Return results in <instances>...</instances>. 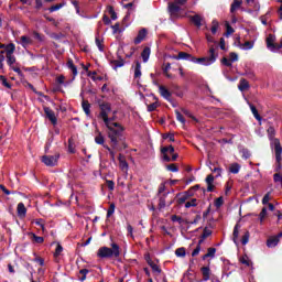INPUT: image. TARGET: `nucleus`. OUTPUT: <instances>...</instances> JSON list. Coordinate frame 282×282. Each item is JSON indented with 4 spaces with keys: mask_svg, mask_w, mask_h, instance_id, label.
<instances>
[{
    "mask_svg": "<svg viewBox=\"0 0 282 282\" xmlns=\"http://www.w3.org/2000/svg\"><path fill=\"white\" fill-rule=\"evenodd\" d=\"M109 113H111V106L109 104L100 105V118L104 120L108 131V138L111 141L112 149H118V140L122 138V126L117 122H112L109 119Z\"/></svg>",
    "mask_w": 282,
    "mask_h": 282,
    "instance_id": "f257e3e1",
    "label": "nucleus"
},
{
    "mask_svg": "<svg viewBox=\"0 0 282 282\" xmlns=\"http://www.w3.org/2000/svg\"><path fill=\"white\" fill-rule=\"evenodd\" d=\"M207 54L208 55L205 57H197V59H194V63L196 65H204V67H209V65H214V63L217 62V58H219V53L215 46H210Z\"/></svg>",
    "mask_w": 282,
    "mask_h": 282,
    "instance_id": "f03ea898",
    "label": "nucleus"
},
{
    "mask_svg": "<svg viewBox=\"0 0 282 282\" xmlns=\"http://www.w3.org/2000/svg\"><path fill=\"white\" fill-rule=\"evenodd\" d=\"M97 257L99 259H111L112 257L118 259V257H120V246H118V243L113 242V243H111V248L101 247L97 251Z\"/></svg>",
    "mask_w": 282,
    "mask_h": 282,
    "instance_id": "7ed1b4c3",
    "label": "nucleus"
},
{
    "mask_svg": "<svg viewBox=\"0 0 282 282\" xmlns=\"http://www.w3.org/2000/svg\"><path fill=\"white\" fill-rule=\"evenodd\" d=\"M276 43V35L274 34H269L267 37V47L270 52L276 53L281 50V47H279V44Z\"/></svg>",
    "mask_w": 282,
    "mask_h": 282,
    "instance_id": "20e7f679",
    "label": "nucleus"
},
{
    "mask_svg": "<svg viewBox=\"0 0 282 282\" xmlns=\"http://www.w3.org/2000/svg\"><path fill=\"white\" fill-rule=\"evenodd\" d=\"M59 158H61V154L44 155L42 156V162L43 164H45V166H56V164H58Z\"/></svg>",
    "mask_w": 282,
    "mask_h": 282,
    "instance_id": "39448f33",
    "label": "nucleus"
},
{
    "mask_svg": "<svg viewBox=\"0 0 282 282\" xmlns=\"http://www.w3.org/2000/svg\"><path fill=\"white\" fill-rule=\"evenodd\" d=\"M272 147H274V151H275V161L278 162V164H281V160H282L281 141L279 139H273Z\"/></svg>",
    "mask_w": 282,
    "mask_h": 282,
    "instance_id": "423d86ee",
    "label": "nucleus"
},
{
    "mask_svg": "<svg viewBox=\"0 0 282 282\" xmlns=\"http://www.w3.org/2000/svg\"><path fill=\"white\" fill-rule=\"evenodd\" d=\"M172 58L174 61H189L191 63H195V61H197V57L186 52H180L177 55H173Z\"/></svg>",
    "mask_w": 282,
    "mask_h": 282,
    "instance_id": "0eeeda50",
    "label": "nucleus"
},
{
    "mask_svg": "<svg viewBox=\"0 0 282 282\" xmlns=\"http://www.w3.org/2000/svg\"><path fill=\"white\" fill-rule=\"evenodd\" d=\"M24 50H28L30 45H34V40L28 35H22L18 42Z\"/></svg>",
    "mask_w": 282,
    "mask_h": 282,
    "instance_id": "6e6552de",
    "label": "nucleus"
},
{
    "mask_svg": "<svg viewBox=\"0 0 282 282\" xmlns=\"http://www.w3.org/2000/svg\"><path fill=\"white\" fill-rule=\"evenodd\" d=\"M161 153L163 155V162H171V156H169L167 153H175V148H173V145L163 147Z\"/></svg>",
    "mask_w": 282,
    "mask_h": 282,
    "instance_id": "1a4fd4ad",
    "label": "nucleus"
},
{
    "mask_svg": "<svg viewBox=\"0 0 282 282\" xmlns=\"http://www.w3.org/2000/svg\"><path fill=\"white\" fill-rule=\"evenodd\" d=\"M147 34H149V31L144 28L141 29L138 32V35L133 40L134 45H140V43H142V41H144L147 39Z\"/></svg>",
    "mask_w": 282,
    "mask_h": 282,
    "instance_id": "9d476101",
    "label": "nucleus"
},
{
    "mask_svg": "<svg viewBox=\"0 0 282 282\" xmlns=\"http://www.w3.org/2000/svg\"><path fill=\"white\" fill-rule=\"evenodd\" d=\"M44 113L52 124H56L58 122V119H56V113L50 107L44 108Z\"/></svg>",
    "mask_w": 282,
    "mask_h": 282,
    "instance_id": "9b49d317",
    "label": "nucleus"
},
{
    "mask_svg": "<svg viewBox=\"0 0 282 282\" xmlns=\"http://www.w3.org/2000/svg\"><path fill=\"white\" fill-rule=\"evenodd\" d=\"M188 19L196 25V28H202V25H204V17L199 14L189 15Z\"/></svg>",
    "mask_w": 282,
    "mask_h": 282,
    "instance_id": "f8f14e48",
    "label": "nucleus"
},
{
    "mask_svg": "<svg viewBox=\"0 0 282 282\" xmlns=\"http://www.w3.org/2000/svg\"><path fill=\"white\" fill-rule=\"evenodd\" d=\"M205 182L207 184V193H213V191H215V176H213V174L207 175Z\"/></svg>",
    "mask_w": 282,
    "mask_h": 282,
    "instance_id": "ddd939ff",
    "label": "nucleus"
},
{
    "mask_svg": "<svg viewBox=\"0 0 282 282\" xmlns=\"http://www.w3.org/2000/svg\"><path fill=\"white\" fill-rule=\"evenodd\" d=\"M56 83L57 85H63L64 87H69L74 83V79L72 78L70 80L65 82L64 75H59L56 77Z\"/></svg>",
    "mask_w": 282,
    "mask_h": 282,
    "instance_id": "4468645a",
    "label": "nucleus"
},
{
    "mask_svg": "<svg viewBox=\"0 0 282 282\" xmlns=\"http://www.w3.org/2000/svg\"><path fill=\"white\" fill-rule=\"evenodd\" d=\"M3 52L4 54H7V56H12L14 55V51L17 50V46L14 45V43H10V44H4V47H3Z\"/></svg>",
    "mask_w": 282,
    "mask_h": 282,
    "instance_id": "2eb2a0df",
    "label": "nucleus"
},
{
    "mask_svg": "<svg viewBox=\"0 0 282 282\" xmlns=\"http://www.w3.org/2000/svg\"><path fill=\"white\" fill-rule=\"evenodd\" d=\"M66 65L73 74V80H75L76 76H78V68L76 67V65H74V61H72V59H69Z\"/></svg>",
    "mask_w": 282,
    "mask_h": 282,
    "instance_id": "dca6fc26",
    "label": "nucleus"
},
{
    "mask_svg": "<svg viewBox=\"0 0 282 282\" xmlns=\"http://www.w3.org/2000/svg\"><path fill=\"white\" fill-rule=\"evenodd\" d=\"M151 56V47L145 46L143 51L141 52V57L143 63H149V58Z\"/></svg>",
    "mask_w": 282,
    "mask_h": 282,
    "instance_id": "f3484780",
    "label": "nucleus"
},
{
    "mask_svg": "<svg viewBox=\"0 0 282 282\" xmlns=\"http://www.w3.org/2000/svg\"><path fill=\"white\" fill-rule=\"evenodd\" d=\"M169 11L171 17H177V12H180V6H177V3H170Z\"/></svg>",
    "mask_w": 282,
    "mask_h": 282,
    "instance_id": "a211bd4d",
    "label": "nucleus"
},
{
    "mask_svg": "<svg viewBox=\"0 0 282 282\" xmlns=\"http://www.w3.org/2000/svg\"><path fill=\"white\" fill-rule=\"evenodd\" d=\"M159 91H160L161 96L163 98H165V100H171V91H169V89H166V87L159 86Z\"/></svg>",
    "mask_w": 282,
    "mask_h": 282,
    "instance_id": "6ab92c4d",
    "label": "nucleus"
},
{
    "mask_svg": "<svg viewBox=\"0 0 282 282\" xmlns=\"http://www.w3.org/2000/svg\"><path fill=\"white\" fill-rule=\"evenodd\" d=\"M238 89L240 91H246V90L250 89V83H248V79H243V78L240 79Z\"/></svg>",
    "mask_w": 282,
    "mask_h": 282,
    "instance_id": "aec40b11",
    "label": "nucleus"
},
{
    "mask_svg": "<svg viewBox=\"0 0 282 282\" xmlns=\"http://www.w3.org/2000/svg\"><path fill=\"white\" fill-rule=\"evenodd\" d=\"M145 259L150 268L153 270V272H158V274L162 272V270L160 269V265L155 264V262H153L149 256Z\"/></svg>",
    "mask_w": 282,
    "mask_h": 282,
    "instance_id": "412c9836",
    "label": "nucleus"
},
{
    "mask_svg": "<svg viewBox=\"0 0 282 282\" xmlns=\"http://www.w3.org/2000/svg\"><path fill=\"white\" fill-rule=\"evenodd\" d=\"M119 169H121V171L123 173H127L129 171V163H127V161L122 160V155H119Z\"/></svg>",
    "mask_w": 282,
    "mask_h": 282,
    "instance_id": "4be33fe9",
    "label": "nucleus"
},
{
    "mask_svg": "<svg viewBox=\"0 0 282 282\" xmlns=\"http://www.w3.org/2000/svg\"><path fill=\"white\" fill-rule=\"evenodd\" d=\"M200 272L203 274V280L204 281H209L210 280V267H203L200 269Z\"/></svg>",
    "mask_w": 282,
    "mask_h": 282,
    "instance_id": "5701e85b",
    "label": "nucleus"
},
{
    "mask_svg": "<svg viewBox=\"0 0 282 282\" xmlns=\"http://www.w3.org/2000/svg\"><path fill=\"white\" fill-rule=\"evenodd\" d=\"M141 77H142V64H140V62L137 61L134 66V78H141Z\"/></svg>",
    "mask_w": 282,
    "mask_h": 282,
    "instance_id": "b1692460",
    "label": "nucleus"
},
{
    "mask_svg": "<svg viewBox=\"0 0 282 282\" xmlns=\"http://www.w3.org/2000/svg\"><path fill=\"white\" fill-rule=\"evenodd\" d=\"M28 215V208H25V205L23 203L18 204V216L25 217Z\"/></svg>",
    "mask_w": 282,
    "mask_h": 282,
    "instance_id": "393cba45",
    "label": "nucleus"
},
{
    "mask_svg": "<svg viewBox=\"0 0 282 282\" xmlns=\"http://www.w3.org/2000/svg\"><path fill=\"white\" fill-rule=\"evenodd\" d=\"M241 171V165L239 163H231L229 165V173L237 175Z\"/></svg>",
    "mask_w": 282,
    "mask_h": 282,
    "instance_id": "a878e982",
    "label": "nucleus"
},
{
    "mask_svg": "<svg viewBox=\"0 0 282 282\" xmlns=\"http://www.w3.org/2000/svg\"><path fill=\"white\" fill-rule=\"evenodd\" d=\"M241 3H243V1L234 0V2L231 3V7H230L231 14H235V12H237V10H239V8H241Z\"/></svg>",
    "mask_w": 282,
    "mask_h": 282,
    "instance_id": "bb28decb",
    "label": "nucleus"
},
{
    "mask_svg": "<svg viewBox=\"0 0 282 282\" xmlns=\"http://www.w3.org/2000/svg\"><path fill=\"white\" fill-rule=\"evenodd\" d=\"M82 107L84 109V112L86 113V116H91V105L89 104V101L87 100H83L82 102Z\"/></svg>",
    "mask_w": 282,
    "mask_h": 282,
    "instance_id": "cd10ccee",
    "label": "nucleus"
},
{
    "mask_svg": "<svg viewBox=\"0 0 282 282\" xmlns=\"http://www.w3.org/2000/svg\"><path fill=\"white\" fill-rule=\"evenodd\" d=\"M268 248H275V246H279V237H272L267 240Z\"/></svg>",
    "mask_w": 282,
    "mask_h": 282,
    "instance_id": "c85d7f7f",
    "label": "nucleus"
},
{
    "mask_svg": "<svg viewBox=\"0 0 282 282\" xmlns=\"http://www.w3.org/2000/svg\"><path fill=\"white\" fill-rule=\"evenodd\" d=\"M238 47L245 51L252 50V47H254V42L247 41L242 44H239Z\"/></svg>",
    "mask_w": 282,
    "mask_h": 282,
    "instance_id": "c756f323",
    "label": "nucleus"
},
{
    "mask_svg": "<svg viewBox=\"0 0 282 282\" xmlns=\"http://www.w3.org/2000/svg\"><path fill=\"white\" fill-rule=\"evenodd\" d=\"M249 107L256 120L261 121V115H259V110H257V107H254V105L252 104H249Z\"/></svg>",
    "mask_w": 282,
    "mask_h": 282,
    "instance_id": "7c9ffc66",
    "label": "nucleus"
},
{
    "mask_svg": "<svg viewBox=\"0 0 282 282\" xmlns=\"http://www.w3.org/2000/svg\"><path fill=\"white\" fill-rule=\"evenodd\" d=\"M107 12H108V14H110V18L112 21H116L118 19V13H116V10H113V7L108 6Z\"/></svg>",
    "mask_w": 282,
    "mask_h": 282,
    "instance_id": "2f4dec72",
    "label": "nucleus"
},
{
    "mask_svg": "<svg viewBox=\"0 0 282 282\" xmlns=\"http://www.w3.org/2000/svg\"><path fill=\"white\" fill-rule=\"evenodd\" d=\"M95 43H96L99 52H105V46L102 45V39H100V35L96 36Z\"/></svg>",
    "mask_w": 282,
    "mask_h": 282,
    "instance_id": "473e14b6",
    "label": "nucleus"
},
{
    "mask_svg": "<svg viewBox=\"0 0 282 282\" xmlns=\"http://www.w3.org/2000/svg\"><path fill=\"white\" fill-rule=\"evenodd\" d=\"M113 34H122L124 32L126 28L120 29V23H116L112 26Z\"/></svg>",
    "mask_w": 282,
    "mask_h": 282,
    "instance_id": "72a5a7b5",
    "label": "nucleus"
},
{
    "mask_svg": "<svg viewBox=\"0 0 282 282\" xmlns=\"http://www.w3.org/2000/svg\"><path fill=\"white\" fill-rule=\"evenodd\" d=\"M202 243H204V239H200L198 241L197 247L192 252V257H197V254H199V252L202 251Z\"/></svg>",
    "mask_w": 282,
    "mask_h": 282,
    "instance_id": "f704fd0d",
    "label": "nucleus"
},
{
    "mask_svg": "<svg viewBox=\"0 0 282 282\" xmlns=\"http://www.w3.org/2000/svg\"><path fill=\"white\" fill-rule=\"evenodd\" d=\"M95 142H96V144H101L104 147H107L105 144V137H102V133H100V132L98 133L97 137H95Z\"/></svg>",
    "mask_w": 282,
    "mask_h": 282,
    "instance_id": "c9c22d12",
    "label": "nucleus"
},
{
    "mask_svg": "<svg viewBox=\"0 0 282 282\" xmlns=\"http://www.w3.org/2000/svg\"><path fill=\"white\" fill-rule=\"evenodd\" d=\"M166 195H169V193H166V194H164L163 196L160 197L159 208H166Z\"/></svg>",
    "mask_w": 282,
    "mask_h": 282,
    "instance_id": "e433bc0d",
    "label": "nucleus"
},
{
    "mask_svg": "<svg viewBox=\"0 0 282 282\" xmlns=\"http://www.w3.org/2000/svg\"><path fill=\"white\" fill-rule=\"evenodd\" d=\"M7 63L9 67H13L17 63V57H14V55H7Z\"/></svg>",
    "mask_w": 282,
    "mask_h": 282,
    "instance_id": "4c0bfd02",
    "label": "nucleus"
},
{
    "mask_svg": "<svg viewBox=\"0 0 282 282\" xmlns=\"http://www.w3.org/2000/svg\"><path fill=\"white\" fill-rule=\"evenodd\" d=\"M197 206V198H192L185 203V208H195Z\"/></svg>",
    "mask_w": 282,
    "mask_h": 282,
    "instance_id": "58836bf2",
    "label": "nucleus"
},
{
    "mask_svg": "<svg viewBox=\"0 0 282 282\" xmlns=\"http://www.w3.org/2000/svg\"><path fill=\"white\" fill-rule=\"evenodd\" d=\"M61 8H65V3H58V4H55V6H52L48 9V12H58V10H61Z\"/></svg>",
    "mask_w": 282,
    "mask_h": 282,
    "instance_id": "ea45409f",
    "label": "nucleus"
},
{
    "mask_svg": "<svg viewBox=\"0 0 282 282\" xmlns=\"http://www.w3.org/2000/svg\"><path fill=\"white\" fill-rule=\"evenodd\" d=\"M240 262L243 265H247L248 268H250V265H252V261H250V258H248V256H243L242 258H240Z\"/></svg>",
    "mask_w": 282,
    "mask_h": 282,
    "instance_id": "a19ab883",
    "label": "nucleus"
},
{
    "mask_svg": "<svg viewBox=\"0 0 282 282\" xmlns=\"http://www.w3.org/2000/svg\"><path fill=\"white\" fill-rule=\"evenodd\" d=\"M104 149H107L112 162H116V152L109 145H104Z\"/></svg>",
    "mask_w": 282,
    "mask_h": 282,
    "instance_id": "79ce46f5",
    "label": "nucleus"
},
{
    "mask_svg": "<svg viewBox=\"0 0 282 282\" xmlns=\"http://www.w3.org/2000/svg\"><path fill=\"white\" fill-rule=\"evenodd\" d=\"M32 235V240L35 243H43V241H45V238L41 237V236H36L35 234H31Z\"/></svg>",
    "mask_w": 282,
    "mask_h": 282,
    "instance_id": "37998d69",
    "label": "nucleus"
},
{
    "mask_svg": "<svg viewBox=\"0 0 282 282\" xmlns=\"http://www.w3.org/2000/svg\"><path fill=\"white\" fill-rule=\"evenodd\" d=\"M176 257H186V249L184 247H181L175 250Z\"/></svg>",
    "mask_w": 282,
    "mask_h": 282,
    "instance_id": "c03bdc74",
    "label": "nucleus"
},
{
    "mask_svg": "<svg viewBox=\"0 0 282 282\" xmlns=\"http://www.w3.org/2000/svg\"><path fill=\"white\" fill-rule=\"evenodd\" d=\"M218 29H219V22H217V20H213V22H212V34H217Z\"/></svg>",
    "mask_w": 282,
    "mask_h": 282,
    "instance_id": "a18cd8bd",
    "label": "nucleus"
},
{
    "mask_svg": "<svg viewBox=\"0 0 282 282\" xmlns=\"http://www.w3.org/2000/svg\"><path fill=\"white\" fill-rule=\"evenodd\" d=\"M116 213V204H110V206H109V209H108V212H107V217L109 218V217H111V215H113Z\"/></svg>",
    "mask_w": 282,
    "mask_h": 282,
    "instance_id": "49530a36",
    "label": "nucleus"
},
{
    "mask_svg": "<svg viewBox=\"0 0 282 282\" xmlns=\"http://www.w3.org/2000/svg\"><path fill=\"white\" fill-rule=\"evenodd\" d=\"M214 206L216 208H221V206H224V197H218L216 198L215 203H214Z\"/></svg>",
    "mask_w": 282,
    "mask_h": 282,
    "instance_id": "de8ad7c7",
    "label": "nucleus"
},
{
    "mask_svg": "<svg viewBox=\"0 0 282 282\" xmlns=\"http://www.w3.org/2000/svg\"><path fill=\"white\" fill-rule=\"evenodd\" d=\"M34 224H35L36 226H40V228H42L43 232H45V220H43V219H36V220H34Z\"/></svg>",
    "mask_w": 282,
    "mask_h": 282,
    "instance_id": "09e8293b",
    "label": "nucleus"
},
{
    "mask_svg": "<svg viewBox=\"0 0 282 282\" xmlns=\"http://www.w3.org/2000/svg\"><path fill=\"white\" fill-rule=\"evenodd\" d=\"M221 63L225 65V67H232V62L228 57H223Z\"/></svg>",
    "mask_w": 282,
    "mask_h": 282,
    "instance_id": "8fccbe9b",
    "label": "nucleus"
},
{
    "mask_svg": "<svg viewBox=\"0 0 282 282\" xmlns=\"http://www.w3.org/2000/svg\"><path fill=\"white\" fill-rule=\"evenodd\" d=\"M237 239H239V225H236L234 228V242L237 243Z\"/></svg>",
    "mask_w": 282,
    "mask_h": 282,
    "instance_id": "3c124183",
    "label": "nucleus"
},
{
    "mask_svg": "<svg viewBox=\"0 0 282 282\" xmlns=\"http://www.w3.org/2000/svg\"><path fill=\"white\" fill-rule=\"evenodd\" d=\"M115 69H118V67H124V59H117L113 61Z\"/></svg>",
    "mask_w": 282,
    "mask_h": 282,
    "instance_id": "603ef678",
    "label": "nucleus"
},
{
    "mask_svg": "<svg viewBox=\"0 0 282 282\" xmlns=\"http://www.w3.org/2000/svg\"><path fill=\"white\" fill-rule=\"evenodd\" d=\"M249 240H250V234H249V232H246V234L242 236V239H241L242 246H246Z\"/></svg>",
    "mask_w": 282,
    "mask_h": 282,
    "instance_id": "864d4df0",
    "label": "nucleus"
},
{
    "mask_svg": "<svg viewBox=\"0 0 282 282\" xmlns=\"http://www.w3.org/2000/svg\"><path fill=\"white\" fill-rule=\"evenodd\" d=\"M176 120L182 124H186V119H184V116H182L180 111H176Z\"/></svg>",
    "mask_w": 282,
    "mask_h": 282,
    "instance_id": "5fc2aeb1",
    "label": "nucleus"
},
{
    "mask_svg": "<svg viewBox=\"0 0 282 282\" xmlns=\"http://www.w3.org/2000/svg\"><path fill=\"white\" fill-rule=\"evenodd\" d=\"M166 169H167V171H171L172 173H177V171H180V169L175 164H170L166 166Z\"/></svg>",
    "mask_w": 282,
    "mask_h": 282,
    "instance_id": "6e6d98bb",
    "label": "nucleus"
},
{
    "mask_svg": "<svg viewBox=\"0 0 282 282\" xmlns=\"http://www.w3.org/2000/svg\"><path fill=\"white\" fill-rule=\"evenodd\" d=\"M229 61H231L232 63H237V61H239V55L237 53H230Z\"/></svg>",
    "mask_w": 282,
    "mask_h": 282,
    "instance_id": "4d7b16f0",
    "label": "nucleus"
},
{
    "mask_svg": "<svg viewBox=\"0 0 282 282\" xmlns=\"http://www.w3.org/2000/svg\"><path fill=\"white\" fill-rule=\"evenodd\" d=\"M212 172L216 173V177H221V173L224 172V170L221 167H214Z\"/></svg>",
    "mask_w": 282,
    "mask_h": 282,
    "instance_id": "13d9d810",
    "label": "nucleus"
},
{
    "mask_svg": "<svg viewBox=\"0 0 282 282\" xmlns=\"http://www.w3.org/2000/svg\"><path fill=\"white\" fill-rule=\"evenodd\" d=\"M63 252V246L61 243H57V247L55 249V257H61V253Z\"/></svg>",
    "mask_w": 282,
    "mask_h": 282,
    "instance_id": "bf43d9fd",
    "label": "nucleus"
},
{
    "mask_svg": "<svg viewBox=\"0 0 282 282\" xmlns=\"http://www.w3.org/2000/svg\"><path fill=\"white\" fill-rule=\"evenodd\" d=\"M215 252H217V249H215V248H209V249L207 250V257H210V259H214Z\"/></svg>",
    "mask_w": 282,
    "mask_h": 282,
    "instance_id": "052dcab7",
    "label": "nucleus"
},
{
    "mask_svg": "<svg viewBox=\"0 0 282 282\" xmlns=\"http://www.w3.org/2000/svg\"><path fill=\"white\" fill-rule=\"evenodd\" d=\"M263 206L270 204V193H267L262 198Z\"/></svg>",
    "mask_w": 282,
    "mask_h": 282,
    "instance_id": "680f3d73",
    "label": "nucleus"
},
{
    "mask_svg": "<svg viewBox=\"0 0 282 282\" xmlns=\"http://www.w3.org/2000/svg\"><path fill=\"white\" fill-rule=\"evenodd\" d=\"M213 232L209 229H204L203 234H202V239L204 241V239H207V237H210Z\"/></svg>",
    "mask_w": 282,
    "mask_h": 282,
    "instance_id": "e2e57ef3",
    "label": "nucleus"
},
{
    "mask_svg": "<svg viewBox=\"0 0 282 282\" xmlns=\"http://www.w3.org/2000/svg\"><path fill=\"white\" fill-rule=\"evenodd\" d=\"M267 215H268V209L265 207H263L260 213V221H263L265 219Z\"/></svg>",
    "mask_w": 282,
    "mask_h": 282,
    "instance_id": "0e129e2a",
    "label": "nucleus"
},
{
    "mask_svg": "<svg viewBox=\"0 0 282 282\" xmlns=\"http://www.w3.org/2000/svg\"><path fill=\"white\" fill-rule=\"evenodd\" d=\"M186 199H188V195L183 194L178 197V204H185Z\"/></svg>",
    "mask_w": 282,
    "mask_h": 282,
    "instance_id": "69168bd1",
    "label": "nucleus"
},
{
    "mask_svg": "<svg viewBox=\"0 0 282 282\" xmlns=\"http://www.w3.org/2000/svg\"><path fill=\"white\" fill-rule=\"evenodd\" d=\"M158 109V102H153L148 106V111H155Z\"/></svg>",
    "mask_w": 282,
    "mask_h": 282,
    "instance_id": "338daca9",
    "label": "nucleus"
},
{
    "mask_svg": "<svg viewBox=\"0 0 282 282\" xmlns=\"http://www.w3.org/2000/svg\"><path fill=\"white\" fill-rule=\"evenodd\" d=\"M127 231H128V235L133 239V226L128 225L127 226Z\"/></svg>",
    "mask_w": 282,
    "mask_h": 282,
    "instance_id": "774afa93",
    "label": "nucleus"
}]
</instances>
